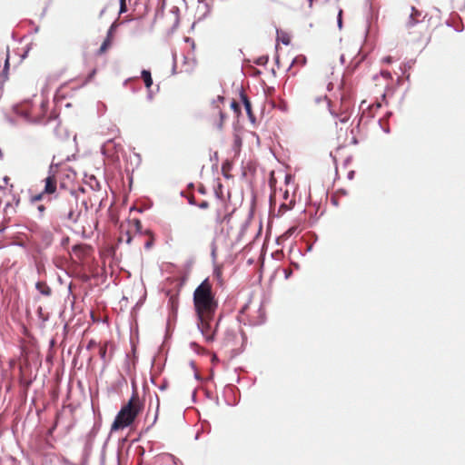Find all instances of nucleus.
Returning a JSON list of instances; mask_svg holds the SVG:
<instances>
[{
	"label": "nucleus",
	"instance_id": "nucleus-18",
	"mask_svg": "<svg viewBox=\"0 0 465 465\" xmlns=\"http://www.w3.org/2000/svg\"><path fill=\"white\" fill-rule=\"evenodd\" d=\"M154 397H155V401H156L155 414H154L153 422L145 429V430H144L145 432L149 431L152 429V427L156 423L157 419H158L160 401H159V397L157 394H155Z\"/></svg>",
	"mask_w": 465,
	"mask_h": 465
},
{
	"label": "nucleus",
	"instance_id": "nucleus-49",
	"mask_svg": "<svg viewBox=\"0 0 465 465\" xmlns=\"http://www.w3.org/2000/svg\"><path fill=\"white\" fill-rule=\"evenodd\" d=\"M154 243V240L153 239H149L148 241L145 242L144 243V248L149 250L152 248V246L153 245Z\"/></svg>",
	"mask_w": 465,
	"mask_h": 465
},
{
	"label": "nucleus",
	"instance_id": "nucleus-37",
	"mask_svg": "<svg viewBox=\"0 0 465 465\" xmlns=\"http://www.w3.org/2000/svg\"><path fill=\"white\" fill-rule=\"evenodd\" d=\"M337 25L340 29L342 28V10L340 9L337 15Z\"/></svg>",
	"mask_w": 465,
	"mask_h": 465
},
{
	"label": "nucleus",
	"instance_id": "nucleus-27",
	"mask_svg": "<svg viewBox=\"0 0 465 465\" xmlns=\"http://www.w3.org/2000/svg\"><path fill=\"white\" fill-rule=\"evenodd\" d=\"M230 107L236 114L239 115L242 114L241 105L235 100L231 102Z\"/></svg>",
	"mask_w": 465,
	"mask_h": 465
},
{
	"label": "nucleus",
	"instance_id": "nucleus-38",
	"mask_svg": "<svg viewBox=\"0 0 465 465\" xmlns=\"http://www.w3.org/2000/svg\"><path fill=\"white\" fill-rule=\"evenodd\" d=\"M141 77L143 79L152 77L151 71L149 69H143L141 71Z\"/></svg>",
	"mask_w": 465,
	"mask_h": 465
},
{
	"label": "nucleus",
	"instance_id": "nucleus-31",
	"mask_svg": "<svg viewBox=\"0 0 465 465\" xmlns=\"http://www.w3.org/2000/svg\"><path fill=\"white\" fill-rule=\"evenodd\" d=\"M198 3L199 4H203L204 7H205V12L203 14V15L200 17V19H203V18H205L206 15L210 13V6L209 5L206 3L205 0H198Z\"/></svg>",
	"mask_w": 465,
	"mask_h": 465
},
{
	"label": "nucleus",
	"instance_id": "nucleus-62",
	"mask_svg": "<svg viewBox=\"0 0 465 465\" xmlns=\"http://www.w3.org/2000/svg\"><path fill=\"white\" fill-rule=\"evenodd\" d=\"M292 179L293 178H292V176L291 174H286L285 175V179H284L285 180V183H287V184L290 183L292 181Z\"/></svg>",
	"mask_w": 465,
	"mask_h": 465
},
{
	"label": "nucleus",
	"instance_id": "nucleus-36",
	"mask_svg": "<svg viewBox=\"0 0 465 465\" xmlns=\"http://www.w3.org/2000/svg\"><path fill=\"white\" fill-rule=\"evenodd\" d=\"M295 230H296L295 227H290L288 230H286L282 233L284 239L290 238L294 233Z\"/></svg>",
	"mask_w": 465,
	"mask_h": 465
},
{
	"label": "nucleus",
	"instance_id": "nucleus-45",
	"mask_svg": "<svg viewBox=\"0 0 465 465\" xmlns=\"http://www.w3.org/2000/svg\"><path fill=\"white\" fill-rule=\"evenodd\" d=\"M11 245L21 247V248H24V249L26 248V244L23 241H15L14 242H12Z\"/></svg>",
	"mask_w": 465,
	"mask_h": 465
},
{
	"label": "nucleus",
	"instance_id": "nucleus-17",
	"mask_svg": "<svg viewBox=\"0 0 465 465\" xmlns=\"http://www.w3.org/2000/svg\"><path fill=\"white\" fill-rule=\"evenodd\" d=\"M80 215H81L80 212L77 214H74V212L73 208H71L70 211L66 214L60 215V217L64 218V219L70 220L74 223H76L78 222V219H79Z\"/></svg>",
	"mask_w": 465,
	"mask_h": 465
},
{
	"label": "nucleus",
	"instance_id": "nucleus-56",
	"mask_svg": "<svg viewBox=\"0 0 465 465\" xmlns=\"http://www.w3.org/2000/svg\"><path fill=\"white\" fill-rule=\"evenodd\" d=\"M160 391H165L168 388V381L166 380H163L162 384L158 387Z\"/></svg>",
	"mask_w": 465,
	"mask_h": 465
},
{
	"label": "nucleus",
	"instance_id": "nucleus-16",
	"mask_svg": "<svg viewBox=\"0 0 465 465\" xmlns=\"http://www.w3.org/2000/svg\"><path fill=\"white\" fill-rule=\"evenodd\" d=\"M101 428V423L98 421H95L92 427V429L89 430V432L86 434V438L91 440H95V437L97 436L99 430Z\"/></svg>",
	"mask_w": 465,
	"mask_h": 465
},
{
	"label": "nucleus",
	"instance_id": "nucleus-6",
	"mask_svg": "<svg viewBox=\"0 0 465 465\" xmlns=\"http://www.w3.org/2000/svg\"><path fill=\"white\" fill-rule=\"evenodd\" d=\"M53 165H50L49 168V175L45 179V188L44 193L47 194H52L56 191V178L54 174H52Z\"/></svg>",
	"mask_w": 465,
	"mask_h": 465
},
{
	"label": "nucleus",
	"instance_id": "nucleus-23",
	"mask_svg": "<svg viewBox=\"0 0 465 465\" xmlns=\"http://www.w3.org/2000/svg\"><path fill=\"white\" fill-rule=\"evenodd\" d=\"M232 163L226 160L222 164V173L224 178L229 179L231 176L227 173V171L231 170Z\"/></svg>",
	"mask_w": 465,
	"mask_h": 465
},
{
	"label": "nucleus",
	"instance_id": "nucleus-39",
	"mask_svg": "<svg viewBox=\"0 0 465 465\" xmlns=\"http://www.w3.org/2000/svg\"><path fill=\"white\" fill-rule=\"evenodd\" d=\"M211 256L213 258V261L214 262L216 260V244H215V242L213 241L212 244H211Z\"/></svg>",
	"mask_w": 465,
	"mask_h": 465
},
{
	"label": "nucleus",
	"instance_id": "nucleus-41",
	"mask_svg": "<svg viewBox=\"0 0 465 465\" xmlns=\"http://www.w3.org/2000/svg\"><path fill=\"white\" fill-rule=\"evenodd\" d=\"M210 161L214 163V165H217L218 162H219V158H218V153L217 152H214L211 156H210Z\"/></svg>",
	"mask_w": 465,
	"mask_h": 465
},
{
	"label": "nucleus",
	"instance_id": "nucleus-26",
	"mask_svg": "<svg viewBox=\"0 0 465 465\" xmlns=\"http://www.w3.org/2000/svg\"><path fill=\"white\" fill-rule=\"evenodd\" d=\"M306 56L301 54V55H298L296 56L292 62V64H300V65H304L306 64Z\"/></svg>",
	"mask_w": 465,
	"mask_h": 465
},
{
	"label": "nucleus",
	"instance_id": "nucleus-7",
	"mask_svg": "<svg viewBox=\"0 0 465 465\" xmlns=\"http://www.w3.org/2000/svg\"><path fill=\"white\" fill-rule=\"evenodd\" d=\"M411 15L406 23L408 28H411L420 22L419 17L421 15V11L418 10L415 6H411Z\"/></svg>",
	"mask_w": 465,
	"mask_h": 465
},
{
	"label": "nucleus",
	"instance_id": "nucleus-5",
	"mask_svg": "<svg viewBox=\"0 0 465 465\" xmlns=\"http://www.w3.org/2000/svg\"><path fill=\"white\" fill-rule=\"evenodd\" d=\"M239 98L245 109L249 121L251 122V124H254L256 123V117L252 112L251 100L245 94L242 86H241L239 89Z\"/></svg>",
	"mask_w": 465,
	"mask_h": 465
},
{
	"label": "nucleus",
	"instance_id": "nucleus-2",
	"mask_svg": "<svg viewBox=\"0 0 465 465\" xmlns=\"http://www.w3.org/2000/svg\"><path fill=\"white\" fill-rule=\"evenodd\" d=\"M135 384L133 382V394L129 401L124 404L116 414L112 425L111 432L118 431L130 427L143 409V402L135 400Z\"/></svg>",
	"mask_w": 465,
	"mask_h": 465
},
{
	"label": "nucleus",
	"instance_id": "nucleus-30",
	"mask_svg": "<svg viewBox=\"0 0 465 465\" xmlns=\"http://www.w3.org/2000/svg\"><path fill=\"white\" fill-rule=\"evenodd\" d=\"M36 313H37V316L39 317V319H41L43 322H47L49 320L48 315H44L43 308L41 306H39L37 308Z\"/></svg>",
	"mask_w": 465,
	"mask_h": 465
},
{
	"label": "nucleus",
	"instance_id": "nucleus-29",
	"mask_svg": "<svg viewBox=\"0 0 465 465\" xmlns=\"http://www.w3.org/2000/svg\"><path fill=\"white\" fill-rule=\"evenodd\" d=\"M107 441H105L102 447L101 454H100V465H105V449H106Z\"/></svg>",
	"mask_w": 465,
	"mask_h": 465
},
{
	"label": "nucleus",
	"instance_id": "nucleus-1",
	"mask_svg": "<svg viewBox=\"0 0 465 465\" xmlns=\"http://www.w3.org/2000/svg\"><path fill=\"white\" fill-rule=\"evenodd\" d=\"M193 308L196 315V326L204 329V318L213 320L218 308V302L208 279L203 280L193 294Z\"/></svg>",
	"mask_w": 465,
	"mask_h": 465
},
{
	"label": "nucleus",
	"instance_id": "nucleus-43",
	"mask_svg": "<svg viewBox=\"0 0 465 465\" xmlns=\"http://www.w3.org/2000/svg\"><path fill=\"white\" fill-rule=\"evenodd\" d=\"M292 208V206H288L287 204L285 203H282L280 206H279V213H284L288 210H291Z\"/></svg>",
	"mask_w": 465,
	"mask_h": 465
},
{
	"label": "nucleus",
	"instance_id": "nucleus-51",
	"mask_svg": "<svg viewBox=\"0 0 465 465\" xmlns=\"http://www.w3.org/2000/svg\"><path fill=\"white\" fill-rule=\"evenodd\" d=\"M378 124L381 126V128L383 130L384 133L389 134L391 132L390 127L388 125H386V126L382 125V121L381 119L378 121Z\"/></svg>",
	"mask_w": 465,
	"mask_h": 465
},
{
	"label": "nucleus",
	"instance_id": "nucleus-48",
	"mask_svg": "<svg viewBox=\"0 0 465 465\" xmlns=\"http://www.w3.org/2000/svg\"><path fill=\"white\" fill-rule=\"evenodd\" d=\"M173 74H176V54L173 53V68H172Z\"/></svg>",
	"mask_w": 465,
	"mask_h": 465
},
{
	"label": "nucleus",
	"instance_id": "nucleus-42",
	"mask_svg": "<svg viewBox=\"0 0 465 465\" xmlns=\"http://www.w3.org/2000/svg\"><path fill=\"white\" fill-rule=\"evenodd\" d=\"M45 193L42 192L35 196L32 197L31 201L32 203H35V202H39L43 199V196H44Z\"/></svg>",
	"mask_w": 465,
	"mask_h": 465
},
{
	"label": "nucleus",
	"instance_id": "nucleus-3",
	"mask_svg": "<svg viewBox=\"0 0 465 465\" xmlns=\"http://www.w3.org/2000/svg\"><path fill=\"white\" fill-rule=\"evenodd\" d=\"M213 320H207V315H205L204 318V329L197 328L198 331L201 332V334L203 336L204 340L207 342H213L215 340L216 333L220 325V322L222 321V316H220L215 323L213 322Z\"/></svg>",
	"mask_w": 465,
	"mask_h": 465
},
{
	"label": "nucleus",
	"instance_id": "nucleus-46",
	"mask_svg": "<svg viewBox=\"0 0 465 465\" xmlns=\"http://www.w3.org/2000/svg\"><path fill=\"white\" fill-rule=\"evenodd\" d=\"M200 209L205 210L209 207V203L207 201H202L200 203H197V205Z\"/></svg>",
	"mask_w": 465,
	"mask_h": 465
},
{
	"label": "nucleus",
	"instance_id": "nucleus-54",
	"mask_svg": "<svg viewBox=\"0 0 465 465\" xmlns=\"http://www.w3.org/2000/svg\"><path fill=\"white\" fill-rule=\"evenodd\" d=\"M187 201H188V203H189L190 205H193V206H196V205H197V203H196V201H195L194 197H193V196H192V195H191V196H187Z\"/></svg>",
	"mask_w": 465,
	"mask_h": 465
},
{
	"label": "nucleus",
	"instance_id": "nucleus-19",
	"mask_svg": "<svg viewBox=\"0 0 465 465\" xmlns=\"http://www.w3.org/2000/svg\"><path fill=\"white\" fill-rule=\"evenodd\" d=\"M118 26H119V24L117 21L113 22L107 30L105 38L113 41L114 35L115 31L117 30Z\"/></svg>",
	"mask_w": 465,
	"mask_h": 465
},
{
	"label": "nucleus",
	"instance_id": "nucleus-4",
	"mask_svg": "<svg viewBox=\"0 0 465 465\" xmlns=\"http://www.w3.org/2000/svg\"><path fill=\"white\" fill-rule=\"evenodd\" d=\"M19 371V384L25 392H26L35 380L36 374H33L32 367L28 362L20 366Z\"/></svg>",
	"mask_w": 465,
	"mask_h": 465
},
{
	"label": "nucleus",
	"instance_id": "nucleus-8",
	"mask_svg": "<svg viewBox=\"0 0 465 465\" xmlns=\"http://www.w3.org/2000/svg\"><path fill=\"white\" fill-rule=\"evenodd\" d=\"M35 287L44 296L48 297L52 294V289L45 282L38 281L35 282Z\"/></svg>",
	"mask_w": 465,
	"mask_h": 465
},
{
	"label": "nucleus",
	"instance_id": "nucleus-63",
	"mask_svg": "<svg viewBox=\"0 0 465 465\" xmlns=\"http://www.w3.org/2000/svg\"><path fill=\"white\" fill-rule=\"evenodd\" d=\"M37 210L40 213V214L42 215L44 213V212L45 211V205L40 204L37 206Z\"/></svg>",
	"mask_w": 465,
	"mask_h": 465
},
{
	"label": "nucleus",
	"instance_id": "nucleus-24",
	"mask_svg": "<svg viewBox=\"0 0 465 465\" xmlns=\"http://www.w3.org/2000/svg\"><path fill=\"white\" fill-rule=\"evenodd\" d=\"M91 454L92 453L89 451L83 450L82 454H81L80 464L81 465H88Z\"/></svg>",
	"mask_w": 465,
	"mask_h": 465
},
{
	"label": "nucleus",
	"instance_id": "nucleus-59",
	"mask_svg": "<svg viewBox=\"0 0 465 465\" xmlns=\"http://www.w3.org/2000/svg\"><path fill=\"white\" fill-rule=\"evenodd\" d=\"M138 77H130L124 81V85H126L129 82L137 81Z\"/></svg>",
	"mask_w": 465,
	"mask_h": 465
},
{
	"label": "nucleus",
	"instance_id": "nucleus-57",
	"mask_svg": "<svg viewBox=\"0 0 465 465\" xmlns=\"http://www.w3.org/2000/svg\"><path fill=\"white\" fill-rule=\"evenodd\" d=\"M285 240L286 239H284L283 235L282 234L281 236L276 238V244L282 245L283 241H285Z\"/></svg>",
	"mask_w": 465,
	"mask_h": 465
},
{
	"label": "nucleus",
	"instance_id": "nucleus-55",
	"mask_svg": "<svg viewBox=\"0 0 465 465\" xmlns=\"http://www.w3.org/2000/svg\"><path fill=\"white\" fill-rule=\"evenodd\" d=\"M198 193L200 194H203V195H205L207 193V190L205 188L204 185L201 184L199 187H198Z\"/></svg>",
	"mask_w": 465,
	"mask_h": 465
},
{
	"label": "nucleus",
	"instance_id": "nucleus-28",
	"mask_svg": "<svg viewBox=\"0 0 465 465\" xmlns=\"http://www.w3.org/2000/svg\"><path fill=\"white\" fill-rule=\"evenodd\" d=\"M268 61H269V57L267 55H262V56L258 57L255 60V64L257 65L264 66L268 63Z\"/></svg>",
	"mask_w": 465,
	"mask_h": 465
},
{
	"label": "nucleus",
	"instance_id": "nucleus-21",
	"mask_svg": "<svg viewBox=\"0 0 465 465\" xmlns=\"http://www.w3.org/2000/svg\"><path fill=\"white\" fill-rule=\"evenodd\" d=\"M113 143L114 147H115V143H114V139H108L102 146H101V153L104 156H111L112 153L107 149V145Z\"/></svg>",
	"mask_w": 465,
	"mask_h": 465
},
{
	"label": "nucleus",
	"instance_id": "nucleus-25",
	"mask_svg": "<svg viewBox=\"0 0 465 465\" xmlns=\"http://www.w3.org/2000/svg\"><path fill=\"white\" fill-rule=\"evenodd\" d=\"M94 440H91L85 437L83 450L89 451L92 453Z\"/></svg>",
	"mask_w": 465,
	"mask_h": 465
},
{
	"label": "nucleus",
	"instance_id": "nucleus-32",
	"mask_svg": "<svg viewBox=\"0 0 465 465\" xmlns=\"http://www.w3.org/2000/svg\"><path fill=\"white\" fill-rule=\"evenodd\" d=\"M242 146V139L240 136L236 135L233 142V150L239 151Z\"/></svg>",
	"mask_w": 465,
	"mask_h": 465
},
{
	"label": "nucleus",
	"instance_id": "nucleus-35",
	"mask_svg": "<svg viewBox=\"0 0 465 465\" xmlns=\"http://www.w3.org/2000/svg\"><path fill=\"white\" fill-rule=\"evenodd\" d=\"M53 239V234L50 232H45L43 236V240L47 243L50 244Z\"/></svg>",
	"mask_w": 465,
	"mask_h": 465
},
{
	"label": "nucleus",
	"instance_id": "nucleus-58",
	"mask_svg": "<svg viewBox=\"0 0 465 465\" xmlns=\"http://www.w3.org/2000/svg\"><path fill=\"white\" fill-rule=\"evenodd\" d=\"M94 346H95V341L94 340L89 341L86 345V350H91Z\"/></svg>",
	"mask_w": 465,
	"mask_h": 465
},
{
	"label": "nucleus",
	"instance_id": "nucleus-53",
	"mask_svg": "<svg viewBox=\"0 0 465 465\" xmlns=\"http://www.w3.org/2000/svg\"><path fill=\"white\" fill-rule=\"evenodd\" d=\"M132 240H133V236L132 234L129 232H125V240L124 242L127 243V244H130L132 242Z\"/></svg>",
	"mask_w": 465,
	"mask_h": 465
},
{
	"label": "nucleus",
	"instance_id": "nucleus-22",
	"mask_svg": "<svg viewBox=\"0 0 465 465\" xmlns=\"http://www.w3.org/2000/svg\"><path fill=\"white\" fill-rule=\"evenodd\" d=\"M112 45V41L110 39H104L99 49L97 50V54L101 55L107 51V49Z\"/></svg>",
	"mask_w": 465,
	"mask_h": 465
},
{
	"label": "nucleus",
	"instance_id": "nucleus-33",
	"mask_svg": "<svg viewBox=\"0 0 465 465\" xmlns=\"http://www.w3.org/2000/svg\"><path fill=\"white\" fill-rule=\"evenodd\" d=\"M119 15L124 14L128 11L126 1H119Z\"/></svg>",
	"mask_w": 465,
	"mask_h": 465
},
{
	"label": "nucleus",
	"instance_id": "nucleus-47",
	"mask_svg": "<svg viewBox=\"0 0 465 465\" xmlns=\"http://www.w3.org/2000/svg\"><path fill=\"white\" fill-rule=\"evenodd\" d=\"M190 347L191 349H193L196 353H200L199 350H200V346L195 342V341H192L190 342Z\"/></svg>",
	"mask_w": 465,
	"mask_h": 465
},
{
	"label": "nucleus",
	"instance_id": "nucleus-40",
	"mask_svg": "<svg viewBox=\"0 0 465 465\" xmlns=\"http://www.w3.org/2000/svg\"><path fill=\"white\" fill-rule=\"evenodd\" d=\"M147 208H150V206H147V207H136V206H132V207H130V212H134V211H135V212H137V213H143V212H144V210H145V209H147Z\"/></svg>",
	"mask_w": 465,
	"mask_h": 465
},
{
	"label": "nucleus",
	"instance_id": "nucleus-52",
	"mask_svg": "<svg viewBox=\"0 0 465 465\" xmlns=\"http://www.w3.org/2000/svg\"><path fill=\"white\" fill-rule=\"evenodd\" d=\"M154 366L157 367L158 373H161L163 369V365H156L155 358H153V361H152V368H153Z\"/></svg>",
	"mask_w": 465,
	"mask_h": 465
},
{
	"label": "nucleus",
	"instance_id": "nucleus-13",
	"mask_svg": "<svg viewBox=\"0 0 465 465\" xmlns=\"http://www.w3.org/2000/svg\"><path fill=\"white\" fill-rule=\"evenodd\" d=\"M19 460L11 455H5L0 458V465H19Z\"/></svg>",
	"mask_w": 465,
	"mask_h": 465
},
{
	"label": "nucleus",
	"instance_id": "nucleus-14",
	"mask_svg": "<svg viewBox=\"0 0 465 465\" xmlns=\"http://www.w3.org/2000/svg\"><path fill=\"white\" fill-rule=\"evenodd\" d=\"M15 209L12 206L11 203H6L4 213H5V223H8L11 219V215L15 213Z\"/></svg>",
	"mask_w": 465,
	"mask_h": 465
},
{
	"label": "nucleus",
	"instance_id": "nucleus-34",
	"mask_svg": "<svg viewBox=\"0 0 465 465\" xmlns=\"http://www.w3.org/2000/svg\"><path fill=\"white\" fill-rule=\"evenodd\" d=\"M222 188H223L222 183H218L217 188H215V189H214L215 196H216L218 199H222V198H223V195Z\"/></svg>",
	"mask_w": 465,
	"mask_h": 465
},
{
	"label": "nucleus",
	"instance_id": "nucleus-60",
	"mask_svg": "<svg viewBox=\"0 0 465 465\" xmlns=\"http://www.w3.org/2000/svg\"><path fill=\"white\" fill-rule=\"evenodd\" d=\"M354 175H355V171L351 170L348 173H347V178L349 180H352L354 178Z\"/></svg>",
	"mask_w": 465,
	"mask_h": 465
},
{
	"label": "nucleus",
	"instance_id": "nucleus-64",
	"mask_svg": "<svg viewBox=\"0 0 465 465\" xmlns=\"http://www.w3.org/2000/svg\"><path fill=\"white\" fill-rule=\"evenodd\" d=\"M383 62L386 63V64H391L392 62V57L391 56H385L383 58Z\"/></svg>",
	"mask_w": 465,
	"mask_h": 465
},
{
	"label": "nucleus",
	"instance_id": "nucleus-15",
	"mask_svg": "<svg viewBox=\"0 0 465 465\" xmlns=\"http://www.w3.org/2000/svg\"><path fill=\"white\" fill-rule=\"evenodd\" d=\"M86 183L90 186L93 191H99L101 189L100 182L94 175H90Z\"/></svg>",
	"mask_w": 465,
	"mask_h": 465
},
{
	"label": "nucleus",
	"instance_id": "nucleus-12",
	"mask_svg": "<svg viewBox=\"0 0 465 465\" xmlns=\"http://www.w3.org/2000/svg\"><path fill=\"white\" fill-rule=\"evenodd\" d=\"M125 385H127V380L123 375H120L112 385L111 390L114 392H118V391Z\"/></svg>",
	"mask_w": 465,
	"mask_h": 465
},
{
	"label": "nucleus",
	"instance_id": "nucleus-11",
	"mask_svg": "<svg viewBox=\"0 0 465 465\" xmlns=\"http://www.w3.org/2000/svg\"><path fill=\"white\" fill-rule=\"evenodd\" d=\"M276 34L278 42L282 43L284 45H289L291 44L290 35L286 32H283L281 29L277 28Z\"/></svg>",
	"mask_w": 465,
	"mask_h": 465
},
{
	"label": "nucleus",
	"instance_id": "nucleus-44",
	"mask_svg": "<svg viewBox=\"0 0 465 465\" xmlns=\"http://www.w3.org/2000/svg\"><path fill=\"white\" fill-rule=\"evenodd\" d=\"M143 82H144V85L147 89H151L153 82V78L150 77V78H146V79H143Z\"/></svg>",
	"mask_w": 465,
	"mask_h": 465
},
{
	"label": "nucleus",
	"instance_id": "nucleus-50",
	"mask_svg": "<svg viewBox=\"0 0 465 465\" xmlns=\"http://www.w3.org/2000/svg\"><path fill=\"white\" fill-rule=\"evenodd\" d=\"M96 74V69H93L87 75L85 82H90Z\"/></svg>",
	"mask_w": 465,
	"mask_h": 465
},
{
	"label": "nucleus",
	"instance_id": "nucleus-9",
	"mask_svg": "<svg viewBox=\"0 0 465 465\" xmlns=\"http://www.w3.org/2000/svg\"><path fill=\"white\" fill-rule=\"evenodd\" d=\"M9 59H10L9 58V49L7 48V54H6V58L5 60V63H4V68H3L2 72L0 73V83H1L2 86H3V84L8 78V71H9V68H10Z\"/></svg>",
	"mask_w": 465,
	"mask_h": 465
},
{
	"label": "nucleus",
	"instance_id": "nucleus-20",
	"mask_svg": "<svg viewBox=\"0 0 465 465\" xmlns=\"http://www.w3.org/2000/svg\"><path fill=\"white\" fill-rule=\"evenodd\" d=\"M131 222H132V223H133V224L134 225L135 232H136L139 235H143V234H147V233H149V231L143 232L142 223H141V221H140L138 218H134V219H133Z\"/></svg>",
	"mask_w": 465,
	"mask_h": 465
},
{
	"label": "nucleus",
	"instance_id": "nucleus-61",
	"mask_svg": "<svg viewBox=\"0 0 465 465\" xmlns=\"http://www.w3.org/2000/svg\"><path fill=\"white\" fill-rule=\"evenodd\" d=\"M106 356V349H101L100 350V357L102 360H104Z\"/></svg>",
	"mask_w": 465,
	"mask_h": 465
},
{
	"label": "nucleus",
	"instance_id": "nucleus-10",
	"mask_svg": "<svg viewBox=\"0 0 465 465\" xmlns=\"http://www.w3.org/2000/svg\"><path fill=\"white\" fill-rule=\"evenodd\" d=\"M168 307L170 310V315L176 317L178 311V299L175 296H171L168 301Z\"/></svg>",
	"mask_w": 465,
	"mask_h": 465
}]
</instances>
